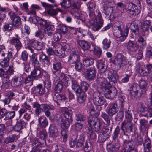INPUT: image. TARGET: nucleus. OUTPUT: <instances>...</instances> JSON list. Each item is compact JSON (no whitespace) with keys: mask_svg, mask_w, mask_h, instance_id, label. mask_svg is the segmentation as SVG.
<instances>
[{"mask_svg":"<svg viewBox=\"0 0 152 152\" xmlns=\"http://www.w3.org/2000/svg\"><path fill=\"white\" fill-rule=\"evenodd\" d=\"M124 146L125 150H127L128 152H132L133 151H136V149H134V147L133 145V141H130L124 139Z\"/></svg>","mask_w":152,"mask_h":152,"instance_id":"a211bd4d","label":"nucleus"},{"mask_svg":"<svg viewBox=\"0 0 152 152\" xmlns=\"http://www.w3.org/2000/svg\"><path fill=\"white\" fill-rule=\"evenodd\" d=\"M74 64H75L74 66L75 70L77 71L80 72L82 69L83 65L80 61Z\"/></svg>","mask_w":152,"mask_h":152,"instance_id":"338daca9","label":"nucleus"},{"mask_svg":"<svg viewBox=\"0 0 152 152\" xmlns=\"http://www.w3.org/2000/svg\"><path fill=\"white\" fill-rule=\"evenodd\" d=\"M60 4L62 8L65 9H67L71 6V0H62Z\"/></svg>","mask_w":152,"mask_h":152,"instance_id":"c03bdc74","label":"nucleus"},{"mask_svg":"<svg viewBox=\"0 0 152 152\" xmlns=\"http://www.w3.org/2000/svg\"><path fill=\"white\" fill-rule=\"evenodd\" d=\"M31 91L33 93L38 96H42L43 95L45 92L44 88H43L42 85L39 84L35 87L32 88Z\"/></svg>","mask_w":152,"mask_h":152,"instance_id":"9b49d317","label":"nucleus"},{"mask_svg":"<svg viewBox=\"0 0 152 152\" xmlns=\"http://www.w3.org/2000/svg\"><path fill=\"white\" fill-rule=\"evenodd\" d=\"M73 121V120L66 119L61 124V126L64 129H67L70 124Z\"/></svg>","mask_w":152,"mask_h":152,"instance_id":"603ef678","label":"nucleus"},{"mask_svg":"<svg viewBox=\"0 0 152 152\" xmlns=\"http://www.w3.org/2000/svg\"><path fill=\"white\" fill-rule=\"evenodd\" d=\"M64 86L59 81L55 86L54 90L57 93L61 92Z\"/></svg>","mask_w":152,"mask_h":152,"instance_id":"6e6d98bb","label":"nucleus"},{"mask_svg":"<svg viewBox=\"0 0 152 152\" xmlns=\"http://www.w3.org/2000/svg\"><path fill=\"white\" fill-rule=\"evenodd\" d=\"M32 106L33 108H35V114L37 116L40 115L42 111L44 112L47 110H53L55 109L54 106L52 104H39L36 102L33 103Z\"/></svg>","mask_w":152,"mask_h":152,"instance_id":"f257e3e1","label":"nucleus"},{"mask_svg":"<svg viewBox=\"0 0 152 152\" xmlns=\"http://www.w3.org/2000/svg\"><path fill=\"white\" fill-rule=\"evenodd\" d=\"M93 97V101L96 105L100 106L104 103L105 101L102 97H100L98 96L94 97V96Z\"/></svg>","mask_w":152,"mask_h":152,"instance_id":"f704fd0d","label":"nucleus"},{"mask_svg":"<svg viewBox=\"0 0 152 152\" xmlns=\"http://www.w3.org/2000/svg\"><path fill=\"white\" fill-rule=\"evenodd\" d=\"M127 49L131 52H135L138 50L139 46L134 41L129 40L126 44Z\"/></svg>","mask_w":152,"mask_h":152,"instance_id":"dca6fc26","label":"nucleus"},{"mask_svg":"<svg viewBox=\"0 0 152 152\" xmlns=\"http://www.w3.org/2000/svg\"><path fill=\"white\" fill-rule=\"evenodd\" d=\"M40 125L42 128H45L48 125V122L46 117L44 116L39 117L38 120Z\"/></svg>","mask_w":152,"mask_h":152,"instance_id":"58836bf2","label":"nucleus"},{"mask_svg":"<svg viewBox=\"0 0 152 152\" xmlns=\"http://www.w3.org/2000/svg\"><path fill=\"white\" fill-rule=\"evenodd\" d=\"M12 53L11 51H8L6 57L0 62V65L3 67L8 66L9 65L10 59L12 58Z\"/></svg>","mask_w":152,"mask_h":152,"instance_id":"412c9836","label":"nucleus"},{"mask_svg":"<svg viewBox=\"0 0 152 152\" xmlns=\"http://www.w3.org/2000/svg\"><path fill=\"white\" fill-rule=\"evenodd\" d=\"M80 92L85 93L88 89L89 85L85 82H83L81 84Z\"/></svg>","mask_w":152,"mask_h":152,"instance_id":"5fc2aeb1","label":"nucleus"},{"mask_svg":"<svg viewBox=\"0 0 152 152\" xmlns=\"http://www.w3.org/2000/svg\"><path fill=\"white\" fill-rule=\"evenodd\" d=\"M34 80L30 75H28L25 80L23 83L25 85L24 87L28 89L33 85V81Z\"/></svg>","mask_w":152,"mask_h":152,"instance_id":"c756f323","label":"nucleus"},{"mask_svg":"<svg viewBox=\"0 0 152 152\" xmlns=\"http://www.w3.org/2000/svg\"><path fill=\"white\" fill-rule=\"evenodd\" d=\"M149 101H148L147 103L148 109H149V116L152 117V90L151 91Z\"/></svg>","mask_w":152,"mask_h":152,"instance_id":"de8ad7c7","label":"nucleus"},{"mask_svg":"<svg viewBox=\"0 0 152 152\" xmlns=\"http://www.w3.org/2000/svg\"><path fill=\"white\" fill-rule=\"evenodd\" d=\"M118 108L116 103H112L110 104L107 111V113L110 116H113L118 112Z\"/></svg>","mask_w":152,"mask_h":152,"instance_id":"aec40b11","label":"nucleus"},{"mask_svg":"<svg viewBox=\"0 0 152 152\" xmlns=\"http://www.w3.org/2000/svg\"><path fill=\"white\" fill-rule=\"evenodd\" d=\"M140 129L142 132H145L148 126V121L145 119H141L139 121Z\"/></svg>","mask_w":152,"mask_h":152,"instance_id":"c85d7f7f","label":"nucleus"},{"mask_svg":"<svg viewBox=\"0 0 152 152\" xmlns=\"http://www.w3.org/2000/svg\"><path fill=\"white\" fill-rule=\"evenodd\" d=\"M97 18L99 21H97L96 24H95L92 27L93 30L94 31H98L102 27L103 25V22L101 19V14L100 13H98Z\"/></svg>","mask_w":152,"mask_h":152,"instance_id":"a878e982","label":"nucleus"},{"mask_svg":"<svg viewBox=\"0 0 152 152\" xmlns=\"http://www.w3.org/2000/svg\"><path fill=\"white\" fill-rule=\"evenodd\" d=\"M0 77L2 80V86L6 88H8L10 82V78L8 76L6 72L2 68L0 69Z\"/></svg>","mask_w":152,"mask_h":152,"instance_id":"6e6552de","label":"nucleus"},{"mask_svg":"<svg viewBox=\"0 0 152 152\" xmlns=\"http://www.w3.org/2000/svg\"><path fill=\"white\" fill-rule=\"evenodd\" d=\"M50 135L53 138L56 137L58 135V131L55 125L51 124L49 127Z\"/></svg>","mask_w":152,"mask_h":152,"instance_id":"5701e85b","label":"nucleus"},{"mask_svg":"<svg viewBox=\"0 0 152 152\" xmlns=\"http://www.w3.org/2000/svg\"><path fill=\"white\" fill-rule=\"evenodd\" d=\"M111 41L110 40L108 39L107 38L104 39L102 42L103 44V49L107 50L110 47Z\"/></svg>","mask_w":152,"mask_h":152,"instance_id":"bf43d9fd","label":"nucleus"},{"mask_svg":"<svg viewBox=\"0 0 152 152\" xmlns=\"http://www.w3.org/2000/svg\"><path fill=\"white\" fill-rule=\"evenodd\" d=\"M108 78L109 82L110 83V80L112 81L115 82L118 79V75L116 71L113 72L109 71L108 73Z\"/></svg>","mask_w":152,"mask_h":152,"instance_id":"cd10ccee","label":"nucleus"},{"mask_svg":"<svg viewBox=\"0 0 152 152\" xmlns=\"http://www.w3.org/2000/svg\"><path fill=\"white\" fill-rule=\"evenodd\" d=\"M15 96L14 93L13 92H10L6 96L5 98L3 99L2 101L5 104H9L10 103L11 100L13 99V98Z\"/></svg>","mask_w":152,"mask_h":152,"instance_id":"79ce46f5","label":"nucleus"},{"mask_svg":"<svg viewBox=\"0 0 152 152\" xmlns=\"http://www.w3.org/2000/svg\"><path fill=\"white\" fill-rule=\"evenodd\" d=\"M72 89L76 93L80 92L81 90L78 83L75 80L72 81Z\"/></svg>","mask_w":152,"mask_h":152,"instance_id":"8fccbe9b","label":"nucleus"},{"mask_svg":"<svg viewBox=\"0 0 152 152\" xmlns=\"http://www.w3.org/2000/svg\"><path fill=\"white\" fill-rule=\"evenodd\" d=\"M96 84L102 89H105L107 86H110V83L107 80L104 78H98L96 80Z\"/></svg>","mask_w":152,"mask_h":152,"instance_id":"f8f14e48","label":"nucleus"},{"mask_svg":"<svg viewBox=\"0 0 152 152\" xmlns=\"http://www.w3.org/2000/svg\"><path fill=\"white\" fill-rule=\"evenodd\" d=\"M37 54L34 53L31 56V60L34 67H39L40 64L37 59Z\"/></svg>","mask_w":152,"mask_h":152,"instance_id":"473e14b6","label":"nucleus"},{"mask_svg":"<svg viewBox=\"0 0 152 152\" xmlns=\"http://www.w3.org/2000/svg\"><path fill=\"white\" fill-rule=\"evenodd\" d=\"M93 52L94 55L98 58L100 57L102 54L101 49L98 47L94 48Z\"/></svg>","mask_w":152,"mask_h":152,"instance_id":"13d9d810","label":"nucleus"},{"mask_svg":"<svg viewBox=\"0 0 152 152\" xmlns=\"http://www.w3.org/2000/svg\"><path fill=\"white\" fill-rule=\"evenodd\" d=\"M113 7H114L107 6L104 10L105 14L107 15H110L113 13Z\"/></svg>","mask_w":152,"mask_h":152,"instance_id":"774afa93","label":"nucleus"},{"mask_svg":"<svg viewBox=\"0 0 152 152\" xmlns=\"http://www.w3.org/2000/svg\"><path fill=\"white\" fill-rule=\"evenodd\" d=\"M39 136L40 137L39 139L41 140L46 141V139L48 137V134L45 129H43L42 130L40 131L39 132Z\"/></svg>","mask_w":152,"mask_h":152,"instance_id":"864d4df0","label":"nucleus"},{"mask_svg":"<svg viewBox=\"0 0 152 152\" xmlns=\"http://www.w3.org/2000/svg\"><path fill=\"white\" fill-rule=\"evenodd\" d=\"M128 7L126 8L127 12L132 15H136L139 13V10L134 4L129 3L127 4Z\"/></svg>","mask_w":152,"mask_h":152,"instance_id":"4468645a","label":"nucleus"},{"mask_svg":"<svg viewBox=\"0 0 152 152\" xmlns=\"http://www.w3.org/2000/svg\"><path fill=\"white\" fill-rule=\"evenodd\" d=\"M148 85L147 83L143 80H141L139 83V86L140 88L143 90L146 91V89Z\"/></svg>","mask_w":152,"mask_h":152,"instance_id":"052dcab7","label":"nucleus"},{"mask_svg":"<svg viewBox=\"0 0 152 152\" xmlns=\"http://www.w3.org/2000/svg\"><path fill=\"white\" fill-rule=\"evenodd\" d=\"M117 94V91L116 88L114 87L107 86L104 89V95L105 97L108 99H113Z\"/></svg>","mask_w":152,"mask_h":152,"instance_id":"39448f33","label":"nucleus"},{"mask_svg":"<svg viewBox=\"0 0 152 152\" xmlns=\"http://www.w3.org/2000/svg\"><path fill=\"white\" fill-rule=\"evenodd\" d=\"M57 77H58L59 82L62 83L64 86L66 87L68 86V81L69 78L67 77L64 74L61 72L57 73Z\"/></svg>","mask_w":152,"mask_h":152,"instance_id":"2eb2a0df","label":"nucleus"},{"mask_svg":"<svg viewBox=\"0 0 152 152\" xmlns=\"http://www.w3.org/2000/svg\"><path fill=\"white\" fill-rule=\"evenodd\" d=\"M84 138L83 135H82L80 136L79 138L76 142V146L77 147H81L82 146L84 142Z\"/></svg>","mask_w":152,"mask_h":152,"instance_id":"0e129e2a","label":"nucleus"},{"mask_svg":"<svg viewBox=\"0 0 152 152\" xmlns=\"http://www.w3.org/2000/svg\"><path fill=\"white\" fill-rule=\"evenodd\" d=\"M14 84L17 86L20 87L23 83V77L20 74L15 75L13 78Z\"/></svg>","mask_w":152,"mask_h":152,"instance_id":"4be33fe9","label":"nucleus"},{"mask_svg":"<svg viewBox=\"0 0 152 152\" xmlns=\"http://www.w3.org/2000/svg\"><path fill=\"white\" fill-rule=\"evenodd\" d=\"M62 68L63 66L61 63L60 62H56L53 64V69L54 71H53V73L54 75H57L56 72Z\"/></svg>","mask_w":152,"mask_h":152,"instance_id":"4c0bfd02","label":"nucleus"},{"mask_svg":"<svg viewBox=\"0 0 152 152\" xmlns=\"http://www.w3.org/2000/svg\"><path fill=\"white\" fill-rule=\"evenodd\" d=\"M114 64L118 65L120 66H124L128 64V62L126 59L125 57L123 55L118 54L113 60Z\"/></svg>","mask_w":152,"mask_h":152,"instance_id":"1a4fd4ad","label":"nucleus"},{"mask_svg":"<svg viewBox=\"0 0 152 152\" xmlns=\"http://www.w3.org/2000/svg\"><path fill=\"white\" fill-rule=\"evenodd\" d=\"M87 122L89 126L96 132L100 130L102 125L100 120L94 115H91L88 117Z\"/></svg>","mask_w":152,"mask_h":152,"instance_id":"7ed1b4c3","label":"nucleus"},{"mask_svg":"<svg viewBox=\"0 0 152 152\" xmlns=\"http://www.w3.org/2000/svg\"><path fill=\"white\" fill-rule=\"evenodd\" d=\"M42 4L46 9H47L48 13L51 15H54L58 13L59 12H62L63 10L59 8L56 10L53 9V6L45 2H42Z\"/></svg>","mask_w":152,"mask_h":152,"instance_id":"0eeeda50","label":"nucleus"},{"mask_svg":"<svg viewBox=\"0 0 152 152\" xmlns=\"http://www.w3.org/2000/svg\"><path fill=\"white\" fill-rule=\"evenodd\" d=\"M39 68L34 67V70L31 72L30 75L34 80L36 79L37 77H39L41 75V71Z\"/></svg>","mask_w":152,"mask_h":152,"instance_id":"e433bc0d","label":"nucleus"},{"mask_svg":"<svg viewBox=\"0 0 152 152\" xmlns=\"http://www.w3.org/2000/svg\"><path fill=\"white\" fill-rule=\"evenodd\" d=\"M151 21L150 20L145 21L143 23L142 29L145 31L148 30L149 27L151 25Z\"/></svg>","mask_w":152,"mask_h":152,"instance_id":"e2e57ef3","label":"nucleus"},{"mask_svg":"<svg viewBox=\"0 0 152 152\" xmlns=\"http://www.w3.org/2000/svg\"><path fill=\"white\" fill-rule=\"evenodd\" d=\"M138 110L142 116L146 117L147 116L148 113H149V109L147 110L146 107L144 105H141Z\"/></svg>","mask_w":152,"mask_h":152,"instance_id":"a18cd8bd","label":"nucleus"},{"mask_svg":"<svg viewBox=\"0 0 152 152\" xmlns=\"http://www.w3.org/2000/svg\"><path fill=\"white\" fill-rule=\"evenodd\" d=\"M125 117L128 120L126 121H132V113L129 110V108H128V110L125 111Z\"/></svg>","mask_w":152,"mask_h":152,"instance_id":"4d7b16f0","label":"nucleus"},{"mask_svg":"<svg viewBox=\"0 0 152 152\" xmlns=\"http://www.w3.org/2000/svg\"><path fill=\"white\" fill-rule=\"evenodd\" d=\"M39 9V7L38 5L36 4L32 5L30 8V10H28V12H27V14L28 15H35L36 14L35 10Z\"/></svg>","mask_w":152,"mask_h":152,"instance_id":"09e8293b","label":"nucleus"},{"mask_svg":"<svg viewBox=\"0 0 152 152\" xmlns=\"http://www.w3.org/2000/svg\"><path fill=\"white\" fill-rule=\"evenodd\" d=\"M12 25L10 23H5L3 26V30L4 32H6V34L10 36L12 33Z\"/></svg>","mask_w":152,"mask_h":152,"instance_id":"c9c22d12","label":"nucleus"},{"mask_svg":"<svg viewBox=\"0 0 152 152\" xmlns=\"http://www.w3.org/2000/svg\"><path fill=\"white\" fill-rule=\"evenodd\" d=\"M79 94L78 96L77 101V102L81 104L84 102L86 99V95L85 93L83 92H80L78 93Z\"/></svg>","mask_w":152,"mask_h":152,"instance_id":"49530a36","label":"nucleus"},{"mask_svg":"<svg viewBox=\"0 0 152 152\" xmlns=\"http://www.w3.org/2000/svg\"><path fill=\"white\" fill-rule=\"evenodd\" d=\"M66 98L64 96L58 94L54 98V101L58 105L63 106L66 103Z\"/></svg>","mask_w":152,"mask_h":152,"instance_id":"f3484780","label":"nucleus"},{"mask_svg":"<svg viewBox=\"0 0 152 152\" xmlns=\"http://www.w3.org/2000/svg\"><path fill=\"white\" fill-rule=\"evenodd\" d=\"M97 67L100 70L104 71L106 68L105 60L104 59H101L97 60Z\"/></svg>","mask_w":152,"mask_h":152,"instance_id":"72a5a7b5","label":"nucleus"},{"mask_svg":"<svg viewBox=\"0 0 152 152\" xmlns=\"http://www.w3.org/2000/svg\"><path fill=\"white\" fill-rule=\"evenodd\" d=\"M76 120L78 121L83 122L86 120L85 117L82 114L78 113L75 115Z\"/></svg>","mask_w":152,"mask_h":152,"instance_id":"680f3d73","label":"nucleus"},{"mask_svg":"<svg viewBox=\"0 0 152 152\" xmlns=\"http://www.w3.org/2000/svg\"><path fill=\"white\" fill-rule=\"evenodd\" d=\"M118 23L120 25L117 26L118 30L115 32L114 34L118 40L123 41L126 39L128 36L129 29L128 28H126L123 31H122L124 28L122 23L121 22H119Z\"/></svg>","mask_w":152,"mask_h":152,"instance_id":"f03ea898","label":"nucleus"},{"mask_svg":"<svg viewBox=\"0 0 152 152\" xmlns=\"http://www.w3.org/2000/svg\"><path fill=\"white\" fill-rule=\"evenodd\" d=\"M55 48V54L60 58L64 57L65 56V51L62 50L61 45L59 43H57L54 47Z\"/></svg>","mask_w":152,"mask_h":152,"instance_id":"6ab92c4d","label":"nucleus"},{"mask_svg":"<svg viewBox=\"0 0 152 152\" xmlns=\"http://www.w3.org/2000/svg\"><path fill=\"white\" fill-rule=\"evenodd\" d=\"M133 126V124L131 122V121H126V120H125L122 122L121 129L123 131L122 133L123 134V136H122L123 139H124V137H125L127 138L128 137V136L125 134L124 127L125 128L127 132L130 133L132 132Z\"/></svg>","mask_w":152,"mask_h":152,"instance_id":"20e7f679","label":"nucleus"},{"mask_svg":"<svg viewBox=\"0 0 152 152\" xmlns=\"http://www.w3.org/2000/svg\"><path fill=\"white\" fill-rule=\"evenodd\" d=\"M76 49H73L72 50V53H71L69 57L68 61L72 64H74L80 61V58L78 55Z\"/></svg>","mask_w":152,"mask_h":152,"instance_id":"ddd939ff","label":"nucleus"},{"mask_svg":"<svg viewBox=\"0 0 152 152\" xmlns=\"http://www.w3.org/2000/svg\"><path fill=\"white\" fill-rule=\"evenodd\" d=\"M10 18L12 20L13 25L15 26H18L21 24V21L20 17L16 15L15 13H12L10 14Z\"/></svg>","mask_w":152,"mask_h":152,"instance_id":"b1692460","label":"nucleus"},{"mask_svg":"<svg viewBox=\"0 0 152 152\" xmlns=\"http://www.w3.org/2000/svg\"><path fill=\"white\" fill-rule=\"evenodd\" d=\"M110 115L106 113L102 112L101 113V117L102 118L106 123L107 125H110Z\"/></svg>","mask_w":152,"mask_h":152,"instance_id":"3c124183","label":"nucleus"},{"mask_svg":"<svg viewBox=\"0 0 152 152\" xmlns=\"http://www.w3.org/2000/svg\"><path fill=\"white\" fill-rule=\"evenodd\" d=\"M20 39L18 35H15V37H13L10 41V44L14 46L18 51L21 48L22 46L20 40Z\"/></svg>","mask_w":152,"mask_h":152,"instance_id":"9d476101","label":"nucleus"},{"mask_svg":"<svg viewBox=\"0 0 152 152\" xmlns=\"http://www.w3.org/2000/svg\"><path fill=\"white\" fill-rule=\"evenodd\" d=\"M26 125V123L23 121H20L17 123L14 127V130L17 132H19L23 128V126Z\"/></svg>","mask_w":152,"mask_h":152,"instance_id":"37998d69","label":"nucleus"},{"mask_svg":"<svg viewBox=\"0 0 152 152\" xmlns=\"http://www.w3.org/2000/svg\"><path fill=\"white\" fill-rule=\"evenodd\" d=\"M83 62L85 66L88 67L94 64V59L91 57H87L83 60Z\"/></svg>","mask_w":152,"mask_h":152,"instance_id":"ea45409f","label":"nucleus"},{"mask_svg":"<svg viewBox=\"0 0 152 152\" xmlns=\"http://www.w3.org/2000/svg\"><path fill=\"white\" fill-rule=\"evenodd\" d=\"M85 73L86 78L88 80L90 81L94 80L95 78L96 73L95 66H92L87 68Z\"/></svg>","mask_w":152,"mask_h":152,"instance_id":"423d86ee","label":"nucleus"},{"mask_svg":"<svg viewBox=\"0 0 152 152\" xmlns=\"http://www.w3.org/2000/svg\"><path fill=\"white\" fill-rule=\"evenodd\" d=\"M55 30V28L54 26L49 25L45 26L44 29V32L46 35L51 36L54 34Z\"/></svg>","mask_w":152,"mask_h":152,"instance_id":"393cba45","label":"nucleus"},{"mask_svg":"<svg viewBox=\"0 0 152 152\" xmlns=\"http://www.w3.org/2000/svg\"><path fill=\"white\" fill-rule=\"evenodd\" d=\"M62 113L66 119L73 120L72 112V110L68 109L63 110Z\"/></svg>","mask_w":152,"mask_h":152,"instance_id":"a19ab883","label":"nucleus"},{"mask_svg":"<svg viewBox=\"0 0 152 152\" xmlns=\"http://www.w3.org/2000/svg\"><path fill=\"white\" fill-rule=\"evenodd\" d=\"M18 137L15 135H10L9 137H7L6 140V142L7 143H9L14 141L15 140L18 139Z\"/></svg>","mask_w":152,"mask_h":152,"instance_id":"69168bd1","label":"nucleus"},{"mask_svg":"<svg viewBox=\"0 0 152 152\" xmlns=\"http://www.w3.org/2000/svg\"><path fill=\"white\" fill-rule=\"evenodd\" d=\"M77 43L84 50H87L90 48V45L88 42L84 40H78Z\"/></svg>","mask_w":152,"mask_h":152,"instance_id":"2f4dec72","label":"nucleus"},{"mask_svg":"<svg viewBox=\"0 0 152 152\" xmlns=\"http://www.w3.org/2000/svg\"><path fill=\"white\" fill-rule=\"evenodd\" d=\"M39 139L35 140L34 141L32 145V148L37 149V148L42 147L44 145H46V142L45 140L42 141Z\"/></svg>","mask_w":152,"mask_h":152,"instance_id":"7c9ffc66","label":"nucleus"},{"mask_svg":"<svg viewBox=\"0 0 152 152\" xmlns=\"http://www.w3.org/2000/svg\"><path fill=\"white\" fill-rule=\"evenodd\" d=\"M30 43L33 48L38 50H41L44 46L43 43L35 40H31L30 41Z\"/></svg>","mask_w":152,"mask_h":152,"instance_id":"bb28decb","label":"nucleus"}]
</instances>
